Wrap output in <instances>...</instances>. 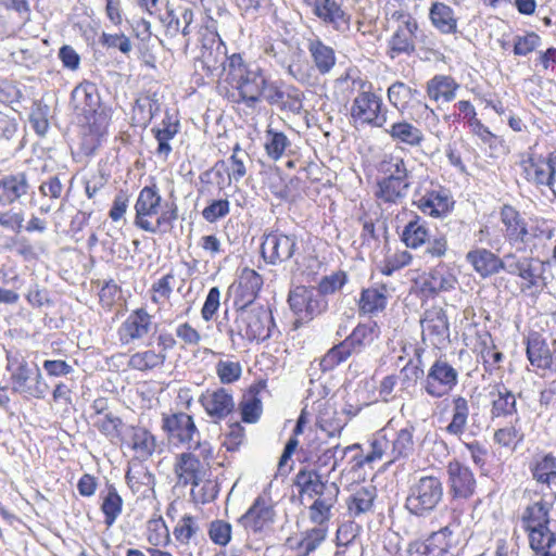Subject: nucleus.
Listing matches in <instances>:
<instances>
[{"label":"nucleus","mask_w":556,"mask_h":556,"mask_svg":"<svg viewBox=\"0 0 556 556\" xmlns=\"http://www.w3.org/2000/svg\"><path fill=\"white\" fill-rule=\"evenodd\" d=\"M467 262L483 278L504 270L506 266V254L501 258L486 249H476L469 251L466 255Z\"/></svg>","instance_id":"obj_33"},{"label":"nucleus","mask_w":556,"mask_h":556,"mask_svg":"<svg viewBox=\"0 0 556 556\" xmlns=\"http://www.w3.org/2000/svg\"><path fill=\"white\" fill-rule=\"evenodd\" d=\"M380 336V329L375 321L358 324L353 331L339 344L332 346L320 359L323 371L332 370L345 362L351 355L359 354L371 345Z\"/></svg>","instance_id":"obj_5"},{"label":"nucleus","mask_w":556,"mask_h":556,"mask_svg":"<svg viewBox=\"0 0 556 556\" xmlns=\"http://www.w3.org/2000/svg\"><path fill=\"white\" fill-rule=\"evenodd\" d=\"M443 485L435 476H422L410 486L406 497V509L417 517H426L442 502Z\"/></svg>","instance_id":"obj_11"},{"label":"nucleus","mask_w":556,"mask_h":556,"mask_svg":"<svg viewBox=\"0 0 556 556\" xmlns=\"http://www.w3.org/2000/svg\"><path fill=\"white\" fill-rule=\"evenodd\" d=\"M416 378L424 377L421 390L432 399L450 395L459 382V371L444 357H438L425 374L419 366L413 367Z\"/></svg>","instance_id":"obj_9"},{"label":"nucleus","mask_w":556,"mask_h":556,"mask_svg":"<svg viewBox=\"0 0 556 556\" xmlns=\"http://www.w3.org/2000/svg\"><path fill=\"white\" fill-rule=\"evenodd\" d=\"M7 371L10 374V384L14 393L34 399H45L49 386L38 367L31 368L21 351H7Z\"/></svg>","instance_id":"obj_3"},{"label":"nucleus","mask_w":556,"mask_h":556,"mask_svg":"<svg viewBox=\"0 0 556 556\" xmlns=\"http://www.w3.org/2000/svg\"><path fill=\"white\" fill-rule=\"evenodd\" d=\"M420 324L424 341L437 348L450 341V325L443 308L434 306L426 309Z\"/></svg>","instance_id":"obj_19"},{"label":"nucleus","mask_w":556,"mask_h":556,"mask_svg":"<svg viewBox=\"0 0 556 556\" xmlns=\"http://www.w3.org/2000/svg\"><path fill=\"white\" fill-rule=\"evenodd\" d=\"M72 103L75 111L84 115L86 121H89L100 108V96L97 86L87 81L75 87L72 91Z\"/></svg>","instance_id":"obj_29"},{"label":"nucleus","mask_w":556,"mask_h":556,"mask_svg":"<svg viewBox=\"0 0 556 556\" xmlns=\"http://www.w3.org/2000/svg\"><path fill=\"white\" fill-rule=\"evenodd\" d=\"M393 17L397 25L388 41L389 54L392 59L402 54H414L417 43L427 45L428 36L419 27L414 16L404 12H395Z\"/></svg>","instance_id":"obj_10"},{"label":"nucleus","mask_w":556,"mask_h":556,"mask_svg":"<svg viewBox=\"0 0 556 556\" xmlns=\"http://www.w3.org/2000/svg\"><path fill=\"white\" fill-rule=\"evenodd\" d=\"M263 286L262 276L254 269L244 267L238 277L237 285L229 288V293L235 294L233 304L237 308L249 306L255 300Z\"/></svg>","instance_id":"obj_25"},{"label":"nucleus","mask_w":556,"mask_h":556,"mask_svg":"<svg viewBox=\"0 0 556 556\" xmlns=\"http://www.w3.org/2000/svg\"><path fill=\"white\" fill-rule=\"evenodd\" d=\"M419 96L420 91L418 89L412 88L400 80L394 81L387 90L390 104L401 113L407 110L408 104L417 100Z\"/></svg>","instance_id":"obj_46"},{"label":"nucleus","mask_w":556,"mask_h":556,"mask_svg":"<svg viewBox=\"0 0 556 556\" xmlns=\"http://www.w3.org/2000/svg\"><path fill=\"white\" fill-rule=\"evenodd\" d=\"M501 220L504 225V236L510 245L522 244L527 235L528 223L519 212L510 205H504L501 210Z\"/></svg>","instance_id":"obj_36"},{"label":"nucleus","mask_w":556,"mask_h":556,"mask_svg":"<svg viewBox=\"0 0 556 556\" xmlns=\"http://www.w3.org/2000/svg\"><path fill=\"white\" fill-rule=\"evenodd\" d=\"M131 447L138 457L148 458L155 450L154 437L143 428H134L131 433Z\"/></svg>","instance_id":"obj_60"},{"label":"nucleus","mask_w":556,"mask_h":556,"mask_svg":"<svg viewBox=\"0 0 556 556\" xmlns=\"http://www.w3.org/2000/svg\"><path fill=\"white\" fill-rule=\"evenodd\" d=\"M291 311L298 316V320L309 321L324 313L328 307V301L314 288L298 286L288 296Z\"/></svg>","instance_id":"obj_14"},{"label":"nucleus","mask_w":556,"mask_h":556,"mask_svg":"<svg viewBox=\"0 0 556 556\" xmlns=\"http://www.w3.org/2000/svg\"><path fill=\"white\" fill-rule=\"evenodd\" d=\"M174 472L177 477L178 485L191 484L197 486L202 481V471L200 460L191 453H181L176 458Z\"/></svg>","instance_id":"obj_35"},{"label":"nucleus","mask_w":556,"mask_h":556,"mask_svg":"<svg viewBox=\"0 0 556 556\" xmlns=\"http://www.w3.org/2000/svg\"><path fill=\"white\" fill-rule=\"evenodd\" d=\"M329 527H314L301 533V536L289 538L287 544L295 556H309L327 539Z\"/></svg>","instance_id":"obj_34"},{"label":"nucleus","mask_w":556,"mask_h":556,"mask_svg":"<svg viewBox=\"0 0 556 556\" xmlns=\"http://www.w3.org/2000/svg\"><path fill=\"white\" fill-rule=\"evenodd\" d=\"M413 204L421 213L434 218L445 217L454 207L450 191L441 186L425 189V191H416Z\"/></svg>","instance_id":"obj_18"},{"label":"nucleus","mask_w":556,"mask_h":556,"mask_svg":"<svg viewBox=\"0 0 556 556\" xmlns=\"http://www.w3.org/2000/svg\"><path fill=\"white\" fill-rule=\"evenodd\" d=\"M526 345L527 358L533 367L541 370L553 369L556 339L548 342L541 333L532 331L527 337Z\"/></svg>","instance_id":"obj_20"},{"label":"nucleus","mask_w":556,"mask_h":556,"mask_svg":"<svg viewBox=\"0 0 556 556\" xmlns=\"http://www.w3.org/2000/svg\"><path fill=\"white\" fill-rule=\"evenodd\" d=\"M200 527L198 519L191 515L182 516L173 530L174 538L182 545H188L198 534Z\"/></svg>","instance_id":"obj_63"},{"label":"nucleus","mask_w":556,"mask_h":556,"mask_svg":"<svg viewBox=\"0 0 556 556\" xmlns=\"http://www.w3.org/2000/svg\"><path fill=\"white\" fill-rule=\"evenodd\" d=\"M275 510L269 498L258 495L238 522L248 531L262 532L274 522Z\"/></svg>","instance_id":"obj_23"},{"label":"nucleus","mask_w":556,"mask_h":556,"mask_svg":"<svg viewBox=\"0 0 556 556\" xmlns=\"http://www.w3.org/2000/svg\"><path fill=\"white\" fill-rule=\"evenodd\" d=\"M377 170L378 179L412 181V173L408 170L405 160L400 155L384 154L377 165Z\"/></svg>","instance_id":"obj_42"},{"label":"nucleus","mask_w":556,"mask_h":556,"mask_svg":"<svg viewBox=\"0 0 556 556\" xmlns=\"http://www.w3.org/2000/svg\"><path fill=\"white\" fill-rule=\"evenodd\" d=\"M339 492L340 490L337 488L314 497L313 504L308 507V517L315 527H328Z\"/></svg>","instance_id":"obj_37"},{"label":"nucleus","mask_w":556,"mask_h":556,"mask_svg":"<svg viewBox=\"0 0 556 556\" xmlns=\"http://www.w3.org/2000/svg\"><path fill=\"white\" fill-rule=\"evenodd\" d=\"M384 131L396 144H405L410 148L421 146L425 140L422 130L405 119L392 123L384 128Z\"/></svg>","instance_id":"obj_39"},{"label":"nucleus","mask_w":556,"mask_h":556,"mask_svg":"<svg viewBox=\"0 0 556 556\" xmlns=\"http://www.w3.org/2000/svg\"><path fill=\"white\" fill-rule=\"evenodd\" d=\"M410 186L412 181L377 179L375 195L380 203L399 204L407 197Z\"/></svg>","instance_id":"obj_43"},{"label":"nucleus","mask_w":556,"mask_h":556,"mask_svg":"<svg viewBox=\"0 0 556 556\" xmlns=\"http://www.w3.org/2000/svg\"><path fill=\"white\" fill-rule=\"evenodd\" d=\"M290 144V140L283 132L276 131L271 128L266 130L265 150L271 160H279L285 154Z\"/></svg>","instance_id":"obj_61"},{"label":"nucleus","mask_w":556,"mask_h":556,"mask_svg":"<svg viewBox=\"0 0 556 556\" xmlns=\"http://www.w3.org/2000/svg\"><path fill=\"white\" fill-rule=\"evenodd\" d=\"M194 13L191 8L187 5H178L177 8H167L162 22L166 27V35L176 37L182 35V49L187 51L190 46L189 35L191 34V25L193 22Z\"/></svg>","instance_id":"obj_22"},{"label":"nucleus","mask_w":556,"mask_h":556,"mask_svg":"<svg viewBox=\"0 0 556 556\" xmlns=\"http://www.w3.org/2000/svg\"><path fill=\"white\" fill-rule=\"evenodd\" d=\"M28 179L25 173L7 175L0 179V204L10 205L27 194Z\"/></svg>","instance_id":"obj_40"},{"label":"nucleus","mask_w":556,"mask_h":556,"mask_svg":"<svg viewBox=\"0 0 556 556\" xmlns=\"http://www.w3.org/2000/svg\"><path fill=\"white\" fill-rule=\"evenodd\" d=\"M152 131L154 132V137L159 143L156 153L157 155L163 156V159L166 160L169 153L172 152L169 141L179 131V122L173 119V117L168 113H166L165 118L162 121L161 127L153 128Z\"/></svg>","instance_id":"obj_48"},{"label":"nucleus","mask_w":556,"mask_h":556,"mask_svg":"<svg viewBox=\"0 0 556 556\" xmlns=\"http://www.w3.org/2000/svg\"><path fill=\"white\" fill-rule=\"evenodd\" d=\"M443 404L450 412V422L444 428V431L450 435L460 439L468 428L470 401L462 394H455L440 402L438 407Z\"/></svg>","instance_id":"obj_21"},{"label":"nucleus","mask_w":556,"mask_h":556,"mask_svg":"<svg viewBox=\"0 0 556 556\" xmlns=\"http://www.w3.org/2000/svg\"><path fill=\"white\" fill-rule=\"evenodd\" d=\"M152 316L146 308L140 307L132 311L118 328L119 341L123 344H129L141 340L149 334L152 329Z\"/></svg>","instance_id":"obj_26"},{"label":"nucleus","mask_w":556,"mask_h":556,"mask_svg":"<svg viewBox=\"0 0 556 556\" xmlns=\"http://www.w3.org/2000/svg\"><path fill=\"white\" fill-rule=\"evenodd\" d=\"M458 84L451 76L435 75L427 83V94L433 101H452L456 96Z\"/></svg>","instance_id":"obj_45"},{"label":"nucleus","mask_w":556,"mask_h":556,"mask_svg":"<svg viewBox=\"0 0 556 556\" xmlns=\"http://www.w3.org/2000/svg\"><path fill=\"white\" fill-rule=\"evenodd\" d=\"M427 223L419 216L409 220L403 229L402 240L407 248L418 249L429 239Z\"/></svg>","instance_id":"obj_49"},{"label":"nucleus","mask_w":556,"mask_h":556,"mask_svg":"<svg viewBox=\"0 0 556 556\" xmlns=\"http://www.w3.org/2000/svg\"><path fill=\"white\" fill-rule=\"evenodd\" d=\"M165 359L166 354L164 352L156 353L153 350H147L132 354L129 358L128 365L132 369L146 371L161 367Z\"/></svg>","instance_id":"obj_55"},{"label":"nucleus","mask_w":556,"mask_h":556,"mask_svg":"<svg viewBox=\"0 0 556 556\" xmlns=\"http://www.w3.org/2000/svg\"><path fill=\"white\" fill-rule=\"evenodd\" d=\"M376 492L374 488L362 486L348 500V510L353 517H358L371 510Z\"/></svg>","instance_id":"obj_53"},{"label":"nucleus","mask_w":556,"mask_h":556,"mask_svg":"<svg viewBox=\"0 0 556 556\" xmlns=\"http://www.w3.org/2000/svg\"><path fill=\"white\" fill-rule=\"evenodd\" d=\"M548 263L539 257L517 256L515 253L506 254L504 270L520 279L519 288L522 293L538 298L547 286L545 276Z\"/></svg>","instance_id":"obj_6"},{"label":"nucleus","mask_w":556,"mask_h":556,"mask_svg":"<svg viewBox=\"0 0 556 556\" xmlns=\"http://www.w3.org/2000/svg\"><path fill=\"white\" fill-rule=\"evenodd\" d=\"M555 236V227L553 224L543 218L530 219L527 227V235L522 242V248L531 253L540 252L552 238Z\"/></svg>","instance_id":"obj_30"},{"label":"nucleus","mask_w":556,"mask_h":556,"mask_svg":"<svg viewBox=\"0 0 556 556\" xmlns=\"http://www.w3.org/2000/svg\"><path fill=\"white\" fill-rule=\"evenodd\" d=\"M313 14L319 22L332 30L348 36L352 26V14L344 5V0H307Z\"/></svg>","instance_id":"obj_13"},{"label":"nucleus","mask_w":556,"mask_h":556,"mask_svg":"<svg viewBox=\"0 0 556 556\" xmlns=\"http://www.w3.org/2000/svg\"><path fill=\"white\" fill-rule=\"evenodd\" d=\"M522 177L543 191L548 189L556 198V162L551 157L533 156L519 163Z\"/></svg>","instance_id":"obj_15"},{"label":"nucleus","mask_w":556,"mask_h":556,"mask_svg":"<svg viewBox=\"0 0 556 556\" xmlns=\"http://www.w3.org/2000/svg\"><path fill=\"white\" fill-rule=\"evenodd\" d=\"M552 504L544 500L534 502L526 507L522 513L521 522L525 531L531 530L535 527H543L549 525V510Z\"/></svg>","instance_id":"obj_47"},{"label":"nucleus","mask_w":556,"mask_h":556,"mask_svg":"<svg viewBox=\"0 0 556 556\" xmlns=\"http://www.w3.org/2000/svg\"><path fill=\"white\" fill-rule=\"evenodd\" d=\"M265 78L258 65L244 62L238 53L230 55L225 81L238 91L241 100L249 108H254L260 102L261 87Z\"/></svg>","instance_id":"obj_4"},{"label":"nucleus","mask_w":556,"mask_h":556,"mask_svg":"<svg viewBox=\"0 0 556 556\" xmlns=\"http://www.w3.org/2000/svg\"><path fill=\"white\" fill-rule=\"evenodd\" d=\"M490 395L492 396V418L508 417L517 414L516 396L504 384L495 386Z\"/></svg>","instance_id":"obj_44"},{"label":"nucleus","mask_w":556,"mask_h":556,"mask_svg":"<svg viewBox=\"0 0 556 556\" xmlns=\"http://www.w3.org/2000/svg\"><path fill=\"white\" fill-rule=\"evenodd\" d=\"M298 249L296 236L271 231L264 236L261 253L267 264L277 265L289 261Z\"/></svg>","instance_id":"obj_17"},{"label":"nucleus","mask_w":556,"mask_h":556,"mask_svg":"<svg viewBox=\"0 0 556 556\" xmlns=\"http://www.w3.org/2000/svg\"><path fill=\"white\" fill-rule=\"evenodd\" d=\"M306 49L309 53L314 68L320 75L329 74L336 65V51L326 45L318 36L313 35L306 39Z\"/></svg>","instance_id":"obj_31"},{"label":"nucleus","mask_w":556,"mask_h":556,"mask_svg":"<svg viewBox=\"0 0 556 556\" xmlns=\"http://www.w3.org/2000/svg\"><path fill=\"white\" fill-rule=\"evenodd\" d=\"M415 427L406 424L405 427L393 431L389 426L375 434L370 442V451L354 454L351 457L352 470H358L364 466H371L377 460L383 458L391 464L400 458L408 457L414 451Z\"/></svg>","instance_id":"obj_1"},{"label":"nucleus","mask_w":556,"mask_h":556,"mask_svg":"<svg viewBox=\"0 0 556 556\" xmlns=\"http://www.w3.org/2000/svg\"><path fill=\"white\" fill-rule=\"evenodd\" d=\"M526 532L529 536V545L535 553L551 549L556 543L555 533L549 529L548 525L535 527Z\"/></svg>","instance_id":"obj_58"},{"label":"nucleus","mask_w":556,"mask_h":556,"mask_svg":"<svg viewBox=\"0 0 556 556\" xmlns=\"http://www.w3.org/2000/svg\"><path fill=\"white\" fill-rule=\"evenodd\" d=\"M450 492L454 498H469L476 490V479L471 469L458 460H452L446 467Z\"/></svg>","instance_id":"obj_24"},{"label":"nucleus","mask_w":556,"mask_h":556,"mask_svg":"<svg viewBox=\"0 0 556 556\" xmlns=\"http://www.w3.org/2000/svg\"><path fill=\"white\" fill-rule=\"evenodd\" d=\"M199 402L206 414L215 420L224 419L235 409L233 397L225 388L206 390L199 397Z\"/></svg>","instance_id":"obj_28"},{"label":"nucleus","mask_w":556,"mask_h":556,"mask_svg":"<svg viewBox=\"0 0 556 556\" xmlns=\"http://www.w3.org/2000/svg\"><path fill=\"white\" fill-rule=\"evenodd\" d=\"M304 93L294 86H286L281 98L274 106L280 111L300 114L303 110Z\"/></svg>","instance_id":"obj_59"},{"label":"nucleus","mask_w":556,"mask_h":556,"mask_svg":"<svg viewBox=\"0 0 556 556\" xmlns=\"http://www.w3.org/2000/svg\"><path fill=\"white\" fill-rule=\"evenodd\" d=\"M431 25L443 35L457 33L458 18L453 8L441 1L432 2L429 9Z\"/></svg>","instance_id":"obj_38"},{"label":"nucleus","mask_w":556,"mask_h":556,"mask_svg":"<svg viewBox=\"0 0 556 556\" xmlns=\"http://www.w3.org/2000/svg\"><path fill=\"white\" fill-rule=\"evenodd\" d=\"M240 409L244 422L253 424L258 420L262 414V401L258 397L257 387H251L249 392L243 395Z\"/></svg>","instance_id":"obj_56"},{"label":"nucleus","mask_w":556,"mask_h":556,"mask_svg":"<svg viewBox=\"0 0 556 556\" xmlns=\"http://www.w3.org/2000/svg\"><path fill=\"white\" fill-rule=\"evenodd\" d=\"M102 500L101 510L104 515V523L108 527L114 525L123 509V498L113 485H109L100 493Z\"/></svg>","instance_id":"obj_50"},{"label":"nucleus","mask_w":556,"mask_h":556,"mask_svg":"<svg viewBox=\"0 0 556 556\" xmlns=\"http://www.w3.org/2000/svg\"><path fill=\"white\" fill-rule=\"evenodd\" d=\"M134 225L147 232L156 233L173 228L178 218V207L172 202H163L155 184L143 187L135 203Z\"/></svg>","instance_id":"obj_2"},{"label":"nucleus","mask_w":556,"mask_h":556,"mask_svg":"<svg viewBox=\"0 0 556 556\" xmlns=\"http://www.w3.org/2000/svg\"><path fill=\"white\" fill-rule=\"evenodd\" d=\"M358 305L359 309L365 314H375L384 309L387 305L384 287L364 289Z\"/></svg>","instance_id":"obj_54"},{"label":"nucleus","mask_w":556,"mask_h":556,"mask_svg":"<svg viewBox=\"0 0 556 556\" xmlns=\"http://www.w3.org/2000/svg\"><path fill=\"white\" fill-rule=\"evenodd\" d=\"M353 452H355V454L362 453L361 444L355 443V444L349 445L342 450L340 448L339 445H336L333 447L327 448L321 454V456H319L318 463L320 466H327V465L331 464L330 470L334 471L340 466V462L343 460L348 454L353 453Z\"/></svg>","instance_id":"obj_62"},{"label":"nucleus","mask_w":556,"mask_h":556,"mask_svg":"<svg viewBox=\"0 0 556 556\" xmlns=\"http://www.w3.org/2000/svg\"><path fill=\"white\" fill-rule=\"evenodd\" d=\"M457 283L456 277L446 270L444 266L432 269L425 281V289L431 293H440L453 290Z\"/></svg>","instance_id":"obj_51"},{"label":"nucleus","mask_w":556,"mask_h":556,"mask_svg":"<svg viewBox=\"0 0 556 556\" xmlns=\"http://www.w3.org/2000/svg\"><path fill=\"white\" fill-rule=\"evenodd\" d=\"M201 51L195 60L197 70H202L212 80L227 77L230 56L227 47L215 30L205 27L200 31Z\"/></svg>","instance_id":"obj_8"},{"label":"nucleus","mask_w":556,"mask_h":556,"mask_svg":"<svg viewBox=\"0 0 556 556\" xmlns=\"http://www.w3.org/2000/svg\"><path fill=\"white\" fill-rule=\"evenodd\" d=\"M350 117L355 126L382 128L388 122V109L380 96L362 91L352 101Z\"/></svg>","instance_id":"obj_12"},{"label":"nucleus","mask_w":556,"mask_h":556,"mask_svg":"<svg viewBox=\"0 0 556 556\" xmlns=\"http://www.w3.org/2000/svg\"><path fill=\"white\" fill-rule=\"evenodd\" d=\"M533 480L551 486L556 484V456L552 453L538 454L529 465Z\"/></svg>","instance_id":"obj_41"},{"label":"nucleus","mask_w":556,"mask_h":556,"mask_svg":"<svg viewBox=\"0 0 556 556\" xmlns=\"http://www.w3.org/2000/svg\"><path fill=\"white\" fill-rule=\"evenodd\" d=\"M125 478L132 493H138L142 496H146L147 492L152 491L155 484L154 475L144 467L128 469Z\"/></svg>","instance_id":"obj_52"},{"label":"nucleus","mask_w":556,"mask_h":556,"mask_svg":"<svg viewBox=\"0 0 556 556\" xmlns=\"http://www.w3.org/2000/svg\"><path fill=\"white\" fill-rule=\"evenodd\" d=\"M248 161H250L249 154L237 143L232 150V154L225 163L226 170L230 180L239 181L245 176V163Z\"/></svg>","instance_id":"obj_57"},{"label":"nucleus","mask_w":556,"mask_h":556,"mask_svg":"<svg viewBox=\"0 0 556 556\" xmlns=\"http://www.w3.org/2000/svg\"><path fill=\"white\" fill-rule=\"evenodd\" d=\"M462 533V513L452 510L448 515L447 525L440 528L438 531H433L428 538V542L443 556L453 546L457 545Z\"/></svg>","instance_id":"obj_27"},{"label":"nucleus","mask_w":556,"mask_h":556,"mask_svg":"<svg viewBox=\"0 0 556 556\" xmlns=\"http://www.w3.org/2000/svg\"><path fill=\"white\" fill-rule=\"evenodd\" d=\"M294 484L299 489L300 495L308 498L339 488L334 482L324 481L321 476L313 469H301L295 476Z\"/></svg>","instance_id":"obj_32"},{"label":"nucleus","mask_w":556,"mask_h":556,"mask_svg":"<svg viewBox=\"0 0 556 556\" xmlns=\"http://www.w3.org/2000/svg\"><path fill=\"white\" fill-rule=\"evenodd\" d=\"M236 317L237 334L249 341H265L274 334L276 325L269 308L262 305L243 306L237 308ZM229 336L233 341L235 329L229 330Z\"/></svg>","instance_id":"obj_7"},{"label":"nucleus","mask_w":556,"mask_h":556,"mask_svg":"<svg viewBox=\"0 0 556 556\" xmlns=\"http://www.w3.org/2000/svg\"><path fill=\"white\" fill-rule=\"evenodd\" d=\"M520 418L516 417L515 421L506 427L500 428L494 432V441L501 446H515L523 440V433L519 426Z\"/></svg>","instance_id":"obj_64"},{"label":"nucleus","mask_w":556,"mask_h":556,"mask_svg":"<svg viewBox=\"0 0 556 556\" xmlns=\"http://www.w3.org/2000/svg\"><path fill=\"white\" fill-rule=\"evenodd\" d=\"M162 429L170 441L186 444L189 450L200 445V432L193 418L186 413L163 415Z\"/></svg>","instance_id":"obj_16"}]
</instances>
